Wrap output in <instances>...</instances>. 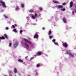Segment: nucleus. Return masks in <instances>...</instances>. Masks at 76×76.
I'll use <instances>...</instances> for the list:
<instances>
[{
	"instance_id": "obj_1",
	"label": "nucleus",
	"mask_w": 76,
	"mask_h": 76,
	"mask_svg": "<svg viewBox=\"0 0 76 76\" xmlns=\"http://www.w3.org/2000/svg\"><path fill=\"white\" fill-rule=\"evenodd\" d=\"M62 44L63 46L65 48H66V47H68V45H67V43L66 42L63 43Z\"/></svg>"
},
{
	"instance_id": "obj_2",
	"label": "nucleus",
	"mask_w": 76,
	"mask_h": 76,
	"mask_svg": "<svg viewBox=\"0 0 76 76\" xmlns=\"http://www.w3.org/2000/svg\"><path fill=\"white\" fill-rule=\"evenodd\" d=\"M24 41H25V42H26L27 43H28V44H31V42L30 41H28L27 40L25 39H24Z\"/></svg>"
},
{
	"instance_id": "obj_3",
	"label": "nucleus",
	"mask_w": 76,
	"mask_h": 76,
	"mask_svg": "<svg viewBox=\"0 0 76 76\" xmlns=\"http://www.w3.org/2000/svg\"><path fill=\"white\" fill-rule=\"evenodd\" d=\"M34 38H37V39L38 38V35L37 34H35L34 36Z\"/></svg>"
},
{
	"instance_id": "obj_4",
	"label": "nucleus",
	"mask_w": 76,
	"mask_h": 76,
	"mask_svg": "<svg viewBox=\"0 0 76 76\" xmlns=\"http://www.w3.org/2000/svg\"><path fill=\"white\" fill-rule=\"evenodd\" d=\"M18 46V42H16L14 45V46L15 48H16Z\"/></svg>"
},
{
	"instance_id": "obj_5",
	"label": "nucleus",
	"mask_w": 76,
	"mask_h": 76,
	"mask_svg": "<svg viewBox=\"0 0 76 76\" xmlns=\"http://www.w3.org/2000/svg\"><path fill=\"white\" fill-rule=\"evenodd\" d=\"M14 71L15 73H16L18 72L17 71V69H16V68H14Z\"/></svg>"
},
{
	"instance_id": "obj_6",
	"label": "nucleus",
	"mask_w": 76,
	"mask_h": 76,
	"mask_svg": "<svg viewBox=\"0 0 76 76\" xmlns=\"http://www.w3.org/2000/svg\"><path fill=\"white\" fill-rule=\"evenodd\" d=\"M41 52H39L37 53H36L37 55V56H41Z\"/></svg>"
},
{
	"instance_id": "obj_7",
	"label": "nucleus",
	"mask_w": 76,
	"mask_h": 76,
	"mask_svg": "<svg viewBox=\"0 0 76 76\" xmlns=\"http://www.w3.org/2000/svg\"><path fill=\"white\" fill-rule=\"evenodd\" d=\"M73 1H71L70 2V7H73Z\"/></svg>"
},
{
	"instance_id": "obj_8",
	"label": "nucleus",
	"mask_w": 76,
	"mask_h": 76,
	"mask_svg": "<svg viewBox=\"0 0 76 76\" xmlns=\"http://www.w3.org/2000/svg\"><path fill=\"white\" fill-rule=\"evenodd\" d=\"M57 7L61 9V8H63V7L62 5H59L57 6Z\"/></svg>"
},
{
	"instance_id": "obj_9",
	"label": "nucleus",
	"mask_w": 76,
	"mask_h": 76,
	"mask_svg": "<svg viewBox=\"0 0 76 76\" xmlns=\"http://www.w3.org/2000/svg\"><path fill=\"white\" fill-rule=\"evenodd\" d=\"M2 6L3 7H5L6 8V5H5V3H4V2L2 4Z\"/></svg>"
},
{
	"instance_id": "obj_10",
	"label": "nucleus",
	"mask_w": 76,
	"mask_h": 76,
	"mask_svg": "<svg viewBox=\"0 0 76 76\" xmlns=\"http://www.w3.org/2000/svg\"><path fill=\"white\" fill-rule=\"evenodd\" d=\"M65 18H64L63 19V21H64V23H66L67 22L66 21V20L65 19Z\"/></svg>"
},
{
	"instance_id": "obj_11",
	"label": "nucleus",
	"mask_w": 76,
	"mask_h": 76,
	"mask_svg": "<svg viewBox=\"0 0 76 76\" xmlns=\"http://www.w3.org/2000/svg\"><path fill=\"white\" fill-rule=\"evenodd\" d=\"M18 61H19V62H20V63H23V60L19 59H18Z\"/></svg>"
},
{
	"instance_id": "obj_12",
	"label": "nucleus",
	"mask_w": 76,
	"mask_h": 76,
	"mask_svg": "<svg viewBox=\"0 0 76 76\" xmlns=\"http://www.w3.org/2000/svg\"><path fill=\"white\" fill-rule=\"evenodd\" d=\"M53 2H54V3H56V4H57L59 3V2L57 1H53Z\"/></svg>"
},
{
	"instance_id": "obj_13",
	"label": "nucleus",
	"mask_w": 76,
	"mask_h": 76,
	"mask_svg": "<svg viewBox=\"0 0 76 76\" xmlns=\"http://www.w3.org/2000/svg\"><path fill=\"white\" fill-rule=\"evenodd\" d=\"M4 37L6 38H7V39H8V37H7V35L6 34H4Z\"/></svg>"
},
{
	"instance_id": "obj_14",
	"label": "nucleus",
	"mask_w": 76,
	"mask_h": 76,
	"mask_svg": "<svg viewBox=\"0 0 76 76\" xmlns=\"http://www.w3.org/2000/svg\"><path fill=\"white\" fill-rule=\"evenodd\" d=\"M69 55L70 56L72 57H74V56H73V55L72 54L69 53Z\"/></svg>"
},
{
	"instance_id": "obj_15",
	"label": "nucleus",
	"mask_w": 76,
	"mask_h": 76,
	"mask_svg": "<svg viewBox=\"0 0 76 76\" xmlns=\"http://www.w3.org/2000/svg\"><path fill=\"white\" fill-rule=\"evenodd\" d=\"M54 37V36H49V38L50 39H51L52 38H53Z\"/></svg>"
},
{
	"instance_id": "obj_16",
	"label": "nucleus",
	"mask_w": 76,
	"mask_h": 76,
	"mask_svg": "<svg viewBox=\"0 0 76 76\" xmlns=\"http://www.w3.org/2000/svg\"><path fill=\"white\" fill-rule=\"evenodd\" d=\"M4 16L5 18L6 19H7V18H8V17H7V16H6V15H4Z\"/></svg>"
},
{
	"instance_id": "obj_17",
	"label": "nucleus",
	"mask_w": 76,
	"mask_h": 76,
	"mask_svg": "<svg viewBox=\"0 0 76 76\" xmlns=\"http://www.w3.org/2000/svg\"><path fill=\"white\" fill-rule=\"evenodd\" d=\"M13 31L14 32H15L16 33L17 32V31H16V30L15 29H14L13 30Z\"/></svg>"
},
{
	"instance_id": "obj_18",
	"label": "nucleus",
	"mask_w": 76,
	"mask_h": 76,
	"mask_svg": "<svg viewBox=\"0 0 76 76\" xmlns=\"http://www.w3.org/2000/svg\"><path fill=\"white\" fill-rule=\"evenodd\" d=\"M48 35H51V31H50L48 33Z\"/></svg>"
},
{
	"instance_id": "obj_19",
	"label": "nucleus",
	"mask_w": 76,
	"mask_h": 76,
	"mask_svg": "<svg viewBox=\"0 0 76 76\" xmlns=\"http://www.w3.org/2000/svg\"><path fill=\"white\" fill-rule=\"evenodd\" d=\"M54 43L55 44V45H58V43L56 42H54Z\"/></svg>"
},
{
	"instance_id": "obj_20",
	"label": "nucleus",
	"mask_w": 76,
	"mask_h": 76,
	"mask_svg": "<svg viewBox=\"0 0 76 76\" xmlns=\"http://www.w3.org/2000/svg\"><path fill=\"white\" fill-rule=\"evenodd\" d=\"M25 45H26V47H27L28 48L29 47V45H28V44H27L26 43H25Z\"/></svg>"
},
{
	"instance_id": "obj_21",
	"label": "nucleus",
	"mask_w": 76,
	"mask_h": 76,
	"mask_svg": "<svg viewBox=\"0 0 76 76\" xmlns=\"http://www.w3.org/2000/svg\"><path fill=\"white\" fill-rule=\"evenodd\" d=\"M29 12H30L31 13H32V12H33V10H29Z\"/></svg>"
},
{
	"instance_id": "obj_22",
	"label": "nucleus",
	"mask_w": 76,
	"mask_h": 76,
	"mask_svg": "<svg viewBox=\"0 0 76 76\" xmlns=\"http://www.w3.org/2000/svg\"><path fill=\"white\" fill-rule=\"evenodd\" d=\"M16 10H19V7H17L16 8Z\"/></svg>"
},
{
	"instance_id": "obj_23",
	"label": "nucleus",
	"mask_w": 76,
	"mask_h": 76,
	"mask_svg": "<svg viewBox=\"0 0 76 76\" xmlns=\"http://www.w3.org/2000/svg\"><path fill=\"white\" fill-rule=\"evenodd\" d=\"M1 38L2 39H5V37L3 36H2Z\"/></svg>"
},
{
	"instance_id": "obj_24",
	"label": "nucleus",
	"mask_w": 76,
	"mask_h": 76,
	"mask_svg": "<svg viewBox=\"0 0 76 76\" xmlns=\"http://www.w3.org/2000/svg\"><path fill=\"white\" fill-rule=\"evenodd\" d=\"M61 11H65V9L64 8L63 9H61Z\"/></svg>"
},
{
	"instance_id": "obj_25",
	"label": "nucleus",
	"mask_w": 76,
	"mask_h": 76,
	"mask_svg": "<svg viewBox=\"0 0 76 76\" xmlns=\"http://www.w3.org/2000/svg\"><path fill=\"white\" fill-rule=\"evenodd\" d=\"M39 66H40V65H39V64H37V67H39Z\"/></svg>"
},
{
	"instance_id": "obj_26",
	"label": "nucleus",
	"mask_w": 76,
	"mask_h": 76,
	"mask_svg": "<svg viewBox=\"0 0 76 76\" xmlns=\"http://www.w3.org/2000/svg\"><path fill=\"white\" fill-rule=\"evenodd\" d=\"M21 7H24V5L23 4H21Z\"/></svg>"
},
{
	"instance_id": "obj_27",
	"label": "nucleus",
	"mask_w": 76,
	"mask_h": 76,
	"mask_svg": "<svg viewBox=\"0 0 76 76\" xmlns=\"http://www.w3.org/2000/svg\"><path fill=\"white\" fill-rule=\"evenodd\" d=\"M52 41L53 42H55V41H56V39H53L52 40Z\"/></svg>"
},
{
	"instance_id": "obj_28",
	"label": "nucleus",
	"mask_w": 76,
	"mask_h": 76,
	"mask_svg": "<svg viewBox=\"0 0 76 76\" xmlns=\"http://www.w3.org/2000/svg\"><path fill=\"white\" fill-rule=\"evenodd\" d=\"M4 2L0 0V3H2V4Z\"/></svg>"
},
{
	"instance_id": "obj_29",
	"label": "nucleus",
	"mask_w": 76,
	"mask_h": 76,
	"mask_svg": "<svg viewBox=\"0 0 76 76\" xmlns=\"http://www.w3.org/2000/svg\"><path fill=\"white\" fill-rule=\"evenodd\" d=\"M23 32V30H20V34L22 33V32Z\"/></svg>"
},
{
	"instance_id": "obj_30",
	"label": "nucleus",
	"mask_w": 76,
	"mask_h": 76,
	"mask_svg": "<svg viewBox=\"0 0 76 76\" xmlns=\"http://www.w3.org/2000/svg\"><path fill=\"white\" fill-rule=\"evenodd\" d=\"M37 14L36 13H35L34 14V16H35V17H37Z\"/></svg>"
},
{
	"instance_id": "obj_31",
	"label": "nucleus",
	"mask_w": 76,
	"mask_h": 76,
	"mask_svg": "<svg viewBox=\"0 0 76 76\" xmlns=\"http://www.w3.org/2000/svg\"><path fill=\"white\" fill-rule=\"evenodd\" d=\"M39 10H42V8L41 7H40L39 8Z\"/></svg>"
},
{
	"instance_id": "obj_32",
	"label": "nucleus",
	"mask_w": 76,
	"mask_h": 76,
	"mask_svg": "<svg viewBox=\"0 0 76 76\" xmlns=\"http://www.w3.org/2000/svg\"><path fill=\"white\" fill-rule=\"evenodd\" d=\"M9 46H10V47H11V46H12V43H10V44H9Z\"/></svg>"
},
{
	"instance_id": "obj_33",
	"label": "nucleus",
	"mask_w": 76,
	"mask_h": 76,
	"mask_svg": "<svg viewBox=\"0 0 76 76\" xmlns=\"http://www.w3.org/2000/svg\"><path fill=\"white\" fill-rule=\"evenodd\" d=\"M12 27H13V28H15V26H14V25H13L12 26Z\"/></svg>"
},
{
	"instance_id": "obj_34",
	"label": "nucleus",
	"mask_w": 76,
	"mask_h": 76,
	"mask_svg": "<svg viewBox=\"0 0 76 76\" xmlns=\"http://www.w3.org/2000/svg\"><path fill=\"white\" fill-rule=\"evenodd\" d=\"M32 18H33V19H35V17L34 16H32Z\"/></svg>"
},
{
	"instance_id": "obj_35",
	"label": "nucleus",
	"mask_w": 76,
	"mask_h": 76,
	"mask_svg": "<svg viewBox=\"0 0 76 76\" xmlns=\"http://www.w3.org/2000/svg\"><path fill=\"white\" fill-rule=\"evenodd\" d=\"M72 14H73V15H74L75 14V12H74V11H72Z\"/></svg>"
},
{
	"instance_id": "obj_36",
	"label": "nucleus",
	"mask_w": 76,
	"mask_h": 76,
	"mask_svg": "<svg viewBox=\"0 0 76 76\" xmlns=\"http://www.w3.org/2000/svg\"><path fill=\"white\" fill-rule=\"evenodd\" d=\"M32 25H36V23H33L32 24Z\"/></svg>"
},
{
	"instance_id": "obj_37",
	"label": "nucleus",
	"mask_w": 76,
	"mask_h": 76,
	"mask_svg": "<svg viewBox=\"0 0 76 76\" xmlns=\"http://www.w3.org/2000/svg\"><path fill=\"white\" fill-rule=\"evenodd\" d=\"M65 4H66V3H64L63 4V6H64V5H65Z\"/></svg>"
},
{
	"instance_id": "obj_38",
	"label": "nucleus",
	"mask_w": 76,
	"mask_h": 76,
	"mask_svg": "<svg viewBox=\"0 0 76 76\" xmlns=\"http://www.w3.org/2000/svg\"><path fill=\"white\" fill-rule=\"evenodd\" d=\"M6 29H7V30L8 29H9V28H8V27H6Z\"/></svg>"
},
{
	"instance_id": "obj_39",
	"label": "nucleus",
	"mask_w": 76,
	"mask_h": 76,
	"mask_svg": "<svg viewBox=\"0 0 76 76\" xmlns=\"http://www.w3.org/2000/svg\"><path fill=\"white\" fill-rule=\"evenodd\" d=\"M67 54H70V53H69V52L68 51H67Z\"/></svg>"
},
{
	"instance_id": "obj_40",
	"label": "nucleus",
	"mask_w": 76,
	"mask_h": 76,
	"mask_svg": "<svg viewBox=\"0 0 76 76\" xmlns=\"http://www.w3.org/2000/svg\"><path fill=\"white\" fill-rule=\"evenodd\" d=\"M28 58V56H26V57H25V58L26 59V58Z\"/></svg>"
},
{
	"instance_id": "obj_41",
	"label": "nucleus",
	"mask_w": 76,
	"mask_h": 76,
	"mask_svg": "<svg viewBox=\"0 0 76 76\" xmlns=\"http://www.w3.org/2000/svg\"><path fill=\"white\" fill-rule=\"evenodd\" d=\"M42 29H43V30H44L45 29V28H42Z\"/></svg>"
},
{
	"instance_id": "obj_42",
	"label": "nucleus",
	"mask_w": 76,
	"mask_h": 76,
	"mask_svg": "<svg viewBox=\"0 0 76 76\" xmlns=\"http://www.w3.org/2000/svg\"><path fill=\"white\" fill-rule=\"evenodd\" d=\"M33 58H30V59H31V60H32Z\"/></svg>"
},
{
	"instance_id": "obj_43",
	"label": "nucleus",
	"mask_w": 76,
	"mask_h": 76,
	"mask_svg": "<svg viewBox=\"0 0 76 76\" xmlns=\"http://www.w3.org/2000/svg\"><path fill=\"white\" fill-rule=\"evenodd\" d=\"M15 26H17V25H16V24H15Z\"/></svg>"
},
{
	"instance_id": "obj_44",
	"label": "nucleus",
	"mask_w": 76,
	"mask_h": 76,
	"mask_svg": "<svg viewBox=\"0 0 76 76\" xmlns=\"http://www.w3.org/2000/svg\"><path fill=\"white\" fill-rule=\"evenodd\" d=\"M2 39L1 37H0V39Z\"/></svg>"
},
{
	"instance_id": "obj_45",
	"label": "nucleus",
	"mask_w": 76,
	"mask_h": 76,
	"mask_svg": "<svg viewBox=\"0 0 76 76\" xmlns=\"http://www.w3.org/2000/svg\"><path fill=\"white\" fill-rule=\"evenodd\" d=\"M75 12L76 13V10H75Z\"/></svg>"
},
{
	"instance_id": "obj_46",
	"label": "nucleus",
	"mask_w": 76,
	"mask_h": 76,
	"mask_svg": "<svg viewBox=\"0 0 76 76\" xmlns=\"http://www.w3.org/2000/svg\"><path fill=\"white\" fill-rule=\"evenodd\" d=\"M27 76H29V75H28Z\"/></svg>"
},
{
	"instance_id": "obj_47",
	"label": "nucleus",
	"mask_w": 76,
	"mask_h": 76,
	"mask_svg": "<svg viewBox=\"0 0 76 76\" xmlns=\"http://www.w3.org/2000/svg\"><path fill=\"white\" fill-rule=\"evenodd\" d=\"M5 76H7V75H5Z\"/></svg>"
},
{
	"instance_id": "obj_48",
	"label": "nucleus",
	"mask_w": 76,
	"mask_h": 76,
	"mask_svg": "<svg viewBox=\"0 0 76 76\" xmlns=\"http://www.w3.org/2000/svg\"><path fill=\"white\" fill-rule=\"evenodd\" d=\"M1 5V4H0V6Z\"/></svg>"
},
{
	"instance_id": "obj_49",
	"label": "nucleus",
	"mask_w": 76,
	"mask_h": 76,
	"mask_svg": "<svg viewBox=\"0 0 76 76\" xmlns=\"http://www.w3.org/2000/svg\"><path fill=\"white\" fill-rule=\"evenodd\" d=\"M11 76H12V75H11Z\"/></svg>"
},
{
	"instance_id": "obj_50",
	"label": "nucleus",
	"mask_w": 76,
	"mask_h": 76,
	"mask_svg": "<svg viewBox=\"0 0 76 76\" xmlns=\"http://www.w3.org/2000/svg\"><path fill=\"white\" fill-rule=\"evenodd\" d=\"M36 73H37V72H36Z\"/></svg>"
}]
</instances>
